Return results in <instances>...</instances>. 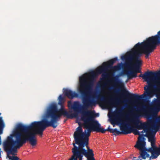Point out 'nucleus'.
I'll list each match as a JSON object with an SVG mask.
<instances>
[{"label": "nucleus", "instance_id": "f257e3e1", "mask_svg": "<svg viewBox=\"0 0 160 160\" xmlns=\"http://www.w3.org/2000/svg\"><path fill=\"white\" fill-rule=\"evenodd\" d=\"M17 129L21 134L23 144L29 141L30 144L34 146L37 144L36 136L39 134L42 136L43 131L49 127L44 119L39 121H34L29 125H24L21 123L16 125Z\"/></svg>", "mask_w": 160, "mask_h": 160}, {"label": "nucleus", "instance_id": "f03ea898", "mask_svg": "<svg viewBox=\"0 0 160 160\" xmlns=\"http://www.w3.org/2000/svg\"><path fill=\"white\" fill-rule=\"evenodd\" d=\"M139 77H142L148 83V85L144 87V90H145L144 93L142 95H138L136 94L130 93L126 90L123 89L122 90V93L121 98L126 97L130 99V101L137 102L143 98H150L153 96L156 92L160 90V85L159 87H155L154 90H152L153 85L151 83H149L150 80L158 79V78L160 77V70L157 72H146L143 74H140Z\"/></svg>", "mask_w": 160, "mask_h": 160}, {"label": "nucleus", "instance_id": "7ed1b4c3", "mask_svg": "<svg viewBox=\"0 0 160 160\" xmlns=\"http://www.w3.org/2000/svg\"><path fill=\"white\" fill-rule=\"evenodd\" d=\"M79 91L82 96V101L83 105L81 106L79 102L76 101L73 103L72 108L75 112H80L82 114V112L87 111V108L95 104L94 101L88 98V95L92 89L93 82L92 80L88 82V79L85 75H82L79 78Z\"/></svg>", "mask_w": 160, "mask_h": 160}, {"label": "nucleus", "instance_id": "20e7f679", "mask_svg": "<svg viewBox=\"0 0 160 160\" xmlns=\"http://www.w3.org/2000/svg\"><path fill=\"white\" fill-rule=\"evenodd\" d=\"M62 115L68 118H71L73 117H76L78 114L75 113L73 114H70L62 107L58 110L57 105L52 103L50 105L47 110L45 114V118L44 119L49 127L55 128L59 125L58 122Z\"/></svg>", "mask_w": 160, "mask_h": 160}, {"label": "nucleus", "instance_id": "39448f33", "mask_svg": "<svg viewBox=\"0 0 160 160\" xmlns=\"http://www.w3.org/2000/svg\"><path fill=\"white\" fill-rule=\"evenodd\" d=\"M149 138V141H151V147L146 148L145 142V138L143 136H141L138 138L134 147L140 150L139 158L142 157L143 159L149 158V160L157 158L160 155V145L159 147L156 146L153 139L154 137Z\"/></svg>", "mask_w": 160, "mask_h": 160}, {"label": "nucleus", "instance_id": "423d86ee", "mask_svg": "<svg viewBox=\"0 0 160 160\" xmlns=\"http://www.w3.org/2000/svg\"><path fill=\"white\" fill-rule=\"evenodd\" d=\"M136 50L140 53V56L136 59L139 60V58L142 53L145 54L146 58H148L150 53L155 49L157 46L160 44V31L157 34L149 37L146 41L140 43L138 42Z\"/></svg>", "mask_w": 160, "mask_h": 160}, {"label": "nucleus", "instance_id": "0eeeda50", "mask_svg": "<svg viewBox=\"0 0 160 160\" xmlns=\"http://www.w3.org/2000/svg\"><path fill=\"white\" fill-rule=\"evenodd\" d=\"M81 119L83 121L82 126L88 130V132L90 133L92 131L97 132H104L101 125L97 120H95L94 116L91 111L82 112Z\"/></svg>", "mask_w": 160, "mask_h": 160}, {"label": "nucleus", "instance_id": "6e6552de", "mask_svg": "<svg viewBox=\"0 0 160 160\" xmlns=\"http://www.w3.org/2000/svg\"><path fill=\"white\" fill-rule=\"evenodd\" d=\"M90 135L89 132H86V130L85 132H83L82 127L79 126L74 132L73 136L75 142V144L78 145L77 148H79L84 149V147L86 146L87 150L90 149L88 146L89 144V137Z\"/></svg>", "mask_w": 160, "mask_h": 160}, {"label": "nucleus", "instance_id": "1a4fd4ad", "mask_svg": "<svg viewBox=\"0 0 160 160\" xmlns=\"http://www.w3.org/2000/svg\"><path fill=\"white\" fill-rule=\"evenodd\" d=\"M118 60V58L116 57L112 59L107 62H104L103 63V66L99 67L98 69L96 70V72L94 71H91L88 73H86L83 75H85L86 78H88L92 80L98 74H100L102 72H105L102 74V76L103 79H105L107 76V74L105 72L109 69L112 66L113 64Z\"/></svg>", "mask_w": 160, "mask_h": 160}, {"label": "nucleus", "instance_id": "9d476101", "mask_svg": "<svg viewBox=\"0 0 160 160\" xmlns=\"http://www.w3.org/2000/svg\"><path fill=\"white\" fill-rule=\"evenodd\" d=\"M13 134L15 138V140H14L12 137L8 136L6 141L3 143L4 150L7 152L15 145L17 148H20L24 144L21 137V134L17 129L16 126Z\"/></svg>", "mask_w": 160, "mask_h": 160}, {"label": "nucleus", "instance_id": "9b49d317", "mask_svg": "<svg viewBox=\"0 0 160 160\" xmlns=\"http://www.w3.org/2000/svg\"><path fill=\"white\" fill-rule=\"evenodd\" d=\"M73 148L72 149V155L68 160H82L83 156L86 157L87 160H92V158H94L93 151L91 149L87 150L85 149L79 148H77L75 143H73Z\"/></svg>", "mask_w": 160, "mask_h": 160}, {"label": "nucleus", "instance_id": "f8f14e48", "mask_svg": "<svg viewBox=\"0 0 160 160\" xmlns=\"http://www.w3.org/2000/svg\"><path fill=\"white\" fill-rule=\"evenodd\" d=\"M140 115L138 113L135 114L134 115L133 118L130 120V122L134 125L135 127L138 130L144 129L141 132L143 133L145 130L144 129L146 128L147 124L145 122H142L139 119Z\"/></svg>", "mask_w": 160, "mask_h": 160}, {"label": "nucleus", "instance_id": "ddd939ff", "mask_svg": "<svg viewBox=\"0 0 160 160\" xmlns=\"http://www.w3.org/2000/svg\"><path fill=\"white\" fill-rule=\"evenodd\" d=\"M138 44H136L133 48L131 49L127 55H123L121 57V59L122 60L128 59L129 60H135L136 58H138L140 55V53L136 50V48Z\"/></svg>", "mask_w": 160, "mask_h": 160}, {"label": "nucleus", "instance_id": "4468645a", "mask_svg": "<svg viewBox=\"0 0 160 160\" xmlns=\"http://www.w3.org/2000/svg\"><path fill=\"white\" fill-rule=\"evenodd\" d=\"M135 63L133 64L132 67H130L129 63H126L125 66L128 68H130L133 71L137 73L141 72V71L140 69V68L142 64V61L140 60L135 59Z\"/></svg>", "mask_w": 160, "mask_h": 160}, {"label": "nucleus", "instance_id": "2eb2a0df", "mask_svg": "<svg viewBox=\"0 0 160 160\" xmlns=\"http://www.w3.org/2000/svg\"><path fill=\"white\" fill-rule=\"evenodd\" d=\"M119 76L116 75L114 76L111 80L109 81V82H112L113 85L111 87H109L108 88L109 90L112 89H114L118 86L122 84V82L118 79Z\"/></svg>", "mask_w": 160, "mask_h": 160}, {"label": "nucleus", "instance_id": "dca6fc26", "mask_svg": "<svg viewBox=\"0 0 160 160\" xmlns=\"http://www.w3.org/2000/svg\"><path fill=\"white\" fill-rule=\"evenodd\" d=\"M63 92L65 96L69 99H72L75 97L77 98L78 96V94L75 92L67 89H65Z\"/></svg>", "mask_w": 160, "mask_h": 160}, {"label": "nucleus", "instance_id": "f3484780", "mask_svg": "<svg viewBox=\"0 0 160 160\" xmlns=\"http://www.w3.org/2000/svg\"><path fill=\"white\" fill-rule=\"evenodd\" d=\"M127 75L129 79H131L133 78H136L137 77V73L132 69L130 71H123L119 75L120 76Z\"/></svg>", "mask_w": 160, "mask_h": 160}, {"label": "nucleus", "instance_id": "a211bd4d", "mask_svg": "<svg viewBox=\"0 0 160 160\" xmlns=\"http://www.w3.org/2000/svg\"><path fill=\"white\" fill-rule=\"evenodd\" d=\"M127 125H128L127 124H124L122 126H120V130L122 132H120L117 130V129L115 128V131L114 132V135H118L121 134H127L130 132H126Z\"/></svg>", "mask_w": 160, "mask_h": 160}, {"label": "nucleus", "instance_id": "6ab92c4d", "mask_svg": "<svg viewBox=\"0 0 160 160\" xmlns=\"http://www.w3.org/2000/svg\"><path fill=\"white\" fill-rule=\"evenodd\" d=\"M107 102L111 107L117 108L120 105L121 101L118 98H111Z\"/></svg>", "mask_w": 160, "mask_h": 160}, {"label": "nucleus", "instance_id": "aec40b11", "mask_svg": "<svg viewBox=\"0 0 160 160\" xmlns=\"http://www.w3.org/2000/svg\"><path fill=\"white\" fill-rule=\"evenodd\" d=\"M128 125H127V129H126V132H130V133H128V134H129L131 133L132 132H133L135 135H139L140 136L138 138L140 137L141 136H143V135H141L140 133V132L137 129L134 128L133 127H127Z\"/></svg>", "mask_w": 160, "mask_h": 160}, {"label": "nucleus", "instance_id": "412c9836", "mask_svg": "<svg viewBox=\"0 0 160 160\" xmlns=\"http://www.w3.org/2000/svg\"><path fill=\"white\" fill-rule=\"evenodd\" d=\"M122 67V65L121 64L118 63L117 65L112 66L109 69L112 71L115 72L118 70H120Z\"/></svg>", "mask_w": 160, "mask_h": 160}, {"label": "nucleus", "instance_id": "4be33fe9", "mask_svg": "<svg viewBox=\"0 0 160 160\" xmlns=\"http://www.w3.org/2000/svg\"><path fill=\"white\" fill-rule=\"evenodd\" d=\"M17 148L16 146V145H15L9 151L7 152L8 153L9 155V154H11L12 155H14V153L17 152V149L18 148Z\"/></svg>", "mask_w": 160, "mask_h": 160}, {"label": "nucleus", "instance_id": "5701e85b", "mask_svg": "<svg viewBox=\"0 0 160 160\" xmlns=\"http://www.w3.org/2000/svg\"><path fill=\"white\" fill-rule=\"evenodd\" d=\"M64 97L62 96L61 95H60L58 97L59 102L58 104L61 106H62L63 103L64 102Z\"/></svg>", "mask_w": 160, "mask_h": 160}, {"label": "nucleus", "instance_id": "b1692460", "mask_svg": "<svg viewBox=\"0 0 160 160\" xmlns=\"http://www.w3.org/2000/svg\"><path fill=\"white\" fill-rule=\"evenodd\" d=\"M7 158H8L11 160H19V158L16 156H10L8 154H7Z\"/></svg>", "mask_w": 160, "mask_h": 160}, {"label": "nucleus", "instance_id": "393cba45", "mask_svg": "<svg viewBox=\"0 0 160 160\" xmlns=\"http://www.w3.org/2000/svg\"><path fill=\"white\" fill-rule=\"evenodd\" d=\"M160 128V127L157 124L155 126L154 128L155 131L152 132V136L154 137L156 132L158 131Z\"/></svg>", "mask_w": 160, "mask_h": 160}, {"label": "nucleus", "instance_id": "a878e982", "mask_svg": "<svg viewBox=\"0 0 160 160\" xmlns=\"http://www.w3.org/2000/svg\"><path fill=\"white\" fill-rule=\"evenodd\" d=\"M102 129L104 131L103 132H102L103 133H105V132L106 131H108L109 132L111 133H112L113 134H114V132L115 131V129H112L109 128V127H108V128L107 129H105L104 128H102Z\"/></svg>", "mask_w": 160, "mask_h": 160}, {"label": "nucleus", "instance_id": "bb28decb", "mask_svg": "<svg viewBox=\"0 0 160 160\" xmlns=\"http://www.w3.org/2000/svg\"><path fill=\"white\" fill-rule=\"evenodd\" d=\"M148 108V106L146 105H143L140 108V110L143 112H146Z\"/></svg>", "mask_w": 160, "mask_h": 160}, {"label": "nucleus", "instance_id": "cd10ccee", "mask_svg": "<svg viewBox=\"0 0 160 160\" xmlns=\"http://www.w3.org/2000/svg\"><path fill=\"white\" fill-rule=\"evenodd\" d=\"M101 100L103 102H106V98L104 96H102L101 97Z\"/></svg>", "mask_w": 160, "mask_h": 160}, {"label": "nucleus", "instance_id": "c85d7f7f", "mask_svg": "<svg viewBox=\"0 0 160 160\" xmlns=\"http://www.w3.org/2000/svg\"><path fill=\"white\" fill-rule=\"evenodd\" d=\"M139 156L138 157V159H136V157H133V160H142L143 159L142 158V157H140V158H139Z\"/></svg>", "mask_w": 160, "mask_h": 160}, {"label": "nucleus", "instance_id": "c756f323", "mask_svg": "<svg viewBox=\"0 0 160 160\" xmlns=\"http://www.w3.org/2000/svg\"><path fill=\"white\" fill-rule=\"evenodd\" d=\"M122 110L123 109L122 108H120L117 111V112L118 113H120L122 111Z\"/></svg>", "mask_w": 160, "mask_h": 160}, {"label": "nucleus", "instance_id": "7c9ffc66", "mask_svg": "<svg viewBox=\"0 0 160 160\" xmlns=\"http://www.w3.org/2000/svg\"><path fill=\"white\" fill-rule=\"evenodd\" d=\"M108 85L107 83H104L103 85H102V87L103 88H106V86Z\"/></svg>", "mask_w": 160, "mask_h": 160}, {"label": "nucleus", "instance_id": "2f4dec72", "mask_svg": "<svg viewBox=\"0 0 160 160\" xmlns=\"http://www.w3.org/2000/svg\"><path fill=\"white\" fill-rule=\"evenodd\" d=\"M128 101V100H125L124 102H127Z\"/></svg>", "mask_w": 160, "mask_h": 160}, {"label": "nucleus", "instance_id": "473e14b6", "mask_svg": "<svg viewBox=\"0 0 160 160\" xmlns=\"http://www.w3.org/2000/svg\"><path fill=\"white\" fill-rule=\"evenodd\" d=\"M160 79V77L158 78V80Z\"/></svg>", "mask_w": 160, "mask_h": 160}, {"label": "nucleus", "instance_id": "72a5a7b5", "mask_svg": "<svg viewBox=\"0 0 160 160\" xmlns=\"http://www.w3.org/2000/svg\"><path fill=\"white\" fill-rule=\"evenodd\" d=\"M66 121V120H65L64 121V122H65Z\"/></svg>", "mask_w": 160, "mask_h": 160}, {"label": "nucleus", "instance_id": "f704fd0d", "mask_svg": "<svg viewBox=\"0 0 160 160\" xmlns=\"http://www.w3.org/2000/svg\"><path fill=\"white\" fill-rule=\"evenodd\" d=\"M111 123H112V124H113V123H112V122H111Z\"/></svg>", "mask_w": 160, "mask_h": 160}, {"label": "nucleus", "instance_id": "c9c22d12", "mask_svg": "<svg viewBox=\"0 0 160 160\" xmlns=\"http://www.w3.org/2000/svg\"><path fill=\"white\" fill-rule=\"evenodd\" d=\"M127 160V159H126V160Z\"/></svg>", "mask_w": 160, "mask_h": 160}]
</instances>
